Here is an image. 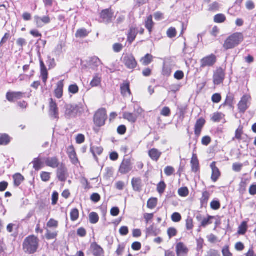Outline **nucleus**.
Instances as JSON below:
<instances>
[{
  "instance_id": "1",
  "label": "nucleus",
  "mask_w": 256,
  "mask_h": 256,
  "mask_svg": "<svg viewBox=\"0 0 256 256\" xmlns=\"http://www.w3.org/2000/svg\"><path fill=\"white\" fill-rule=\"evenodd\" d=\"M40 246V240L38 237L32 235L26 238L22 244L24 251L27 254L36 253Z\"/></svg>"
},
{
  "instance_id": "2",
  "label": "nucleus",
  "mask_w": 256,
  "mask_h": 256,
  "mask_svg": "<svg viewBox=\"0 0 256 256\" xmlns=\"http://www.w3.org/2000/svg\"><path fill=\"white\" fill-rule=\"evenodd\" d=\"M244 35L241 32H235L228 36L224 40L222 47L224 50L232 49L244 40Z\"/></svg>"
},
{
  "instance_id": "3",
  "label": "nucleus",
  "mask_w": 256,
  "mask_h": 256,
  "mask_svg": "<svg viewBox=\"0 0 256 256\" xmlns=\"http://www.w3.org/2000/svg\"><path fill=\"white\" fill-rule=\"evenodd\" d=\"M106 118V110L104 108H101L95 114L94 121L96 126L100 127L104 125Z\"/></svg>"
},
{
  "instance_id": "4",
  "label": "nucleus",
  "mask_w": 256,
  "mask_h": 256,
  "mask_svg": "<svg viewBox=\"0 0 256 256\" xmlns=\"http://www.w3.org/2000/svg\"><path fill=\"white\" fill-rule=\"evenodd\" d=\"M252 98L250 94H244L241 98L238 104V109L240 112L244 113L250 104Z\"/></svg>"
},
{
  "instance_id": "5",
  "label": "nucleus",
  "mask_w": 256,
  "mask_h": 256,
  "mask_svg": "<svg viewBox=\"0 0 256 256\" xmlns=\"http://www.w3.org/2000/svg\"><path fill=\"white\" fill-rule=\"evenodd\" d=\"M122 62L128 69H134L137 66V62L132 54H126L122 58Z\"/></svg>"
},
{
  "instance_id": "6",
  "label": "nucleus",
  "mask_w": 256,
  "mask_h": 256,
  "mask_svg": "<svg viewBox=\"0 0 256 256\" xmlns=\"http://www.w3.org/2000/svg\"><path fill=\"white\" fill-rule=\"evenodd\" d=\"M216 60V58L213 54L206 56L200 60V67L212 66L215 64Z\"/></svg>"
},
{
  "instance_id": "7",
  "label": "nucleus",
  "mask_w": 256,
  "mask_h": 256,
  "mask_svg": "<svg viewBox=\"0 0 256 256\" xmlns=\"http://www.w3.org/2000/svg\"><path fill=\"white\" fill-rule=\"evenodd\" d=\"M225 77L224 70L222 68H218L214 73L213 76L214 83L218 85L222 83Z\"/></svg>"
},
{
  "instance_id": "8",
  "label": "nucleus",
  "mask_w": 256,
  "mask_h": 256,
  "mask_svg": "<svg viewBox=\"0 0 256 256\" xmlns=\"http://www.w3.org/2000/svg\"><path fill=\"white\" fill-rule=\"evenodd\" d=\"M132 169V164L130 159H124L122 162L119 172L122 174H126L130 172Z\"/></svg>"
},
{
  "instance_id": "9",
  "label": "nucleus",
  "mask_w": 256,
  "mask_h": 256,
  "mask_svg": "<svg viewBox=\"0 0 256 256\" xmlns=\"http://www.w3.org/2000/svg\"><path fill=\"white\" fill-rule=\"evenodd\" d=\"M50 113L52 117L54 118H58V110L56 102L52 99L50 100Z\"/></svg>"
},
{
  "instance_id": "10",
  "label": "nucleus",
  "mask_w": 256,
  "mask_h": 256,
  "mask_svg": "<svg viewBox=\"0 0 256 256\" xmlns=\"http://www.w3.org/2000/svg\"><path fill=\"white\" fill-rule=\"evenodd\" d=\"M57 177L61 182H65L68 177L67 169L66 167L62 164L60 167L58 168Z\"/></svg>"
},
{
  "instance_id": "11",
  "label": "nucleus",
  "mask_w": 256,
  "mask_h": 256,
  "mask_svg": "<svg viewBox=\"0 0 256 256\" xmlns=\"http://www.w3.org/2000/svg\"><path fill=\"white\" fill-rule=\"evenodd\" d=\"M34 20L38 28H42L44 24H49L50 22V19L48 16H44L41 18L38 16H36L34 17Z\"/></svg>"
},
{
  "instance_id": "12",
  "label": "nucleus",
  "mask_w": 256,
  "mask_h": 256,
  "mask_svg": "<svg viewBox=\"0 0 256 256\" xmlns=\"http://www.w3.org/2000/svg\"><path fill=\"white\" fill-rule=\"evenodd\" d=\"M24 94L20 92H8L6 93V98L8 102H12L16 100L20 99L24 96Z\"/></svg>"
},
{
  "instance_id": "13",
  "label": "nucleus",
  "mask_w": 256,
  "mask_h": 256,
  "mask_svg": "<svg viewBox=\"0 0 256 256\" xmlns=\"http://www.w3.org/2000/svg\"><path fill=\"white\" fill-rule=\"evenodd\" d=\"M66 112L65 115L68 118L74 117L77 114L76 107L75 106L67 104L65 106Z\"/></svg>"
},
{
  "instance_id": "14",
  "label": "nucleus",
  "mask_w": 256,
  "mask_h": 256,
  "mask_svg": "<svg viewBox=\"0 0 256 256\" xmlns=\"http://www.w3.org/2000/svg\"><path fill=\"white\" fill-rule=\"evenodd\" d=\"M44 160L46 166L52 168H58L60 165L58 160L56 156L46 158Z\"/></svg>"
},
{
  "instance_id": "15",
  "label": "nucleus",
  "mask_w": 256,
  "mask_h": 256,
  "mask_svg": "<svg viewBox=\"0 0 256 256\" xmlns=\"http://www.w3.org/2000/svg\"><path fill=\"white\" fill-rule=\"evenodd\" d=\"M188 249L186 246L182 242H178L176 246V253L177 256H187Z\"/></svg>"
},
{
  "instance_id": "16",
  "label": "nucleus",
  "mask_w": 256,
  "mask_h": 256,
  "mask_svg": "<svg viewBox=\"0 0 256 256\" xmlns=\"http://www.w3.org/2000/svg\"><path fill=\"white\" fill-rule=\"evenodd\" d=\"M113 12L110 10H103L100 13V18L104 22L109 23L112 22L113 18Z\"/></svg>"
},
{
  "instance_id": "17",
  "label": "nucleus",
  "mask_w": 256,
  "mask_h": 256,
  "mask_svg": "<svg viewBox=\"0 0 256 256\" xmlns=\"http://www.w3.org/2000/svg\"><path fill=\"white\" fill-rule=\"evenodd\" d=\"M210 168L212 170L211 178L214 182H216L220 175V172L218 168L216 166L215 162H212L210 164Z\"/></svg>"
},
{
  "instance_id": "18",
  "label": "nucleus",
  "mask_w": 256,
  "mask_h": 256,
  "mask_svg": "<svg viewBox=\"0 0 256 256\" xmlns=\"http://www.w3.org/2000/svg\"><path fill=\"white\" fill-rule=\"evenodd\" d=\"M64 80L59 81L56 84V88L54 90V95L58 98H60L63 96Z\"/></svg>"
},
{
  "instance_id": "19",
  "label": "nucleus",
  "mask_w": 256,
  "mask_h": 256,
  "mask_svg": "<svg viewBox=\"0 0 256 256\" xmlns=\"http://www.w3.org/2000/svg\"><path fill=\"white\" fill-rule=\"evenodd\" d=\"M91 248L94 256H104V252L102 248L97 244H92L91 245Z\"/></svg>"
},
{
  "instance_id": "20",
  "label": "nucleus",
  "mask_w": 256,
  "mask_h": 256,
  "mask_svg": "<svg viewBox=\"0 0 256 256\" xmlns=\"http://www.w3.org/2000/svg\"><path fill=\"white\" fill-rule=\"evenodd\" d=\"M206 121L203 118L198 119L196 124L194 132L196 135L198 136L200 134L202 129Z\"/></svg>"
},
{
  "instance_id": "21",
  "label": "nucleus",
  "mask_w": 256,
  "mask_h": 256,
  "mask_svg": "<svg viewBox=\"0 0 256 256\" xmlns=\"http://www.w3.org/2000/svg\"><path fill=\"white\" fill-rule=\"evenodd\" d=\"M162 155V152L156 148H152L148 151V156L150 158L157 162Z\"/></svg>"
},
{
  "instance_id": "22",
  "label": "nucleus",
  "mask_w": 256,
  "mask_h": 256,
  "mask_svg": "<svg viewBox=\"0 0 256 256\" xmlns=\"http://www.w3.org/2000/svg\"><path fill=\"white\" fill-rule=\"evenodd\" d=\"M90 65L94 70H97L98 66L102 64L101 60L96 56H93L90 58Z\"/></svg>"
},
{
  "instance_id": "23",
  "label": "nucleus",
  "mask_w": 256,
  "mask_h": 256,
  "mask_svg": "<svg viewBox=\"0 0 256 256\" xmlns=\"http://www.w3.org/2000/svg\"><path fill=\"white\" fill-rule=\"evenodd\" d=\"M68 154L72 164H76L78 162L76 152L72 146L68 147Z\"/></svg>"
},
{
  "instance_id": "24",
  "label": "nucleus",
  "mask_w": 256,
  "mask_h": 256,
  "mask_svg": "<svg viewBox=\"0 0 256 256\" xmlns=\"http://www.w3.org/2000/svg\"><path fill=\"white\" fill-rule=\"evenodd\" d=\"M192 166V172H196L199 170V162L198 159L196 154H193L192 158L190 161Z\"/></svg>"
},
{
  "instance_id": "25",
  "label": "nucleus",
  "mask_w": 256,
  "mask_h": 256,
  "mask_svg": "<svg viewBox=\"0 0 256 256\" xmlns=\"http://www.w3.org/2000/svg\"><path fill=\"white\" fill-rule=\"evenodd\" d=\"M121 94L124 96H130L131 92L130 88V84L127 82H124L120 86Z\"/></svg>"
},
{
  "instance_id": "26",
  "label": "nucleus",
  "mask_w": 256,
  "mask_h": 256,
  "mask_svg": "<svg viewBox=\"0 0 256 256\" xmlns=\"http://www.w3.org/2000/svg\"><path fill=\"white\" fill-rule=\"evenodd\" d=\"M123 116L124 119L128 120L129 122L134 123L137 120L138 115L133 113L125 112Z\"/></svg>"
},
{
  "instance_id": "27",
  "label": "nucleus",
  "mask_w": 256,
  "mask_h": 256,
  "mask_svg": "<svg viewBox=\"0 0 256 256\" xmlns=\"http://www.w3.org/2000/svg\"><path fill=\"white\" fill-rule=\"evenodd\" d=\"M102 77L101 76L96 74L93 76V78L90 82V86L92 87H97L99 86L101 84Z\"/></svg>"
},
{
  "instance_id": "28",
  "label": "nucleus",
  "mask_w": 256,
  "mask_h": 256,
  "mask_svg": "<svg viewBox=\"0 0 256 256\" xmlns=\"http://www.w3.org/2000/svg\"><path fill=\"white\" fill-rule=\"evenodd\" d=\"M138 34L137 30L134 28H130L128 33V40L132 43L136 38Z\"/></svg>"
},
{
  "instance_id": "29",
  "label": "nucleus",
  "mask_w": 256,
  "mask_h": 256,
  "mask_svg": "<svg viewBox=\"0 0 256 256\" xmlns=\"http://www.w3.org/2000/svg\"><path fill=\"white\" fill-rule=\"evenodd\" d=\"M132 186L135 191H140L142 188V180L140 178H134L132 181Z\"/></svg>"
},
{
  "instance_id": "30",
  "label": "nucleus",
  "mask_w": 256,
  "mask_h": 256,
  "mask_svg": "<svg viewBox=\"0 0 256 256\" xmlns=\"http://www.w3.org/2000/svg\"><path fill=\"white\" fill-rule=\"evenodd\" d=\"M154 57L150 54H146L144 57L142 58L140 60L142 65L146 66L150 64L153 60Z\"/></svg>"
},
{
  "instance_id": "31",
  "label": "nucleus",
  "mask_w": 256,
  "mask_h": 256,
  "mask_svg": "<svg viewBox=\"0 0 256 256\" xmlns=\"http://www.w3.org/2000/svg\"><path fill=\"white\" fill-rule=\"evenodd\" d=\"M154 26V22L152 21V15H150L147 18V20L145 22V26L148 30L150 34H151L152 32Z\"/></svg>"
},
{
  "instance_id": "32",
  "label": "nucleus",
  "mask_w": 256,
  "mask_h": 256,
  "mask_svg": "<svg viewBox=\"0 0 256 256\" xmlns=\"http://www.w3.org/2000/svg\"><path fill=\"white\" fill-rule=\"evenodd\" d=\"M32 163L34 164L33 168L36 170H40L43 166V162L39 158H35Z\"/></svg>"
},
{
  "instance_id": "33",
  "label": "nucleus",
  "mask_w": 256,
  "mask_h": 256,
  "mask_svg": "<svg viewBox=\"0 0 256 256\" xmlns=\"http://www.w3.org/2000/svg\"><path fill=\"white\" fill-rule=\"evenodd\" d=\"M15 186H18L24 180V176L20 174H16L13 176Z\"/></svg>"
},
{
  "instance_id": "34",
  "label": "nucleus",
  "mask_w": 256,
  "mask_h": 256,
  "mask_svg": "<svg viewBox=\"0 0 256 256\" xmlns=\"http://www.w3.org/2000/svg\"><path fill=\"white\" fill-rule=\"evenodd\" d=\"M10 142V137L6 134H0V145H6Z\"/></svg>"
},
{
  "instance_id": "35",
  "label": "nucleus",
  "mask_w": 256,
  "mask_h": 256,
  "mask_svg": "<svg viewBox=\"0 0 256 256\" xmlns=\"http://www.w3.org/2000/svg\"><path fill=\"white\" fill-rule=\"evenodd\" d=\"M89 218L91 224H95L98 222L99 217L96 212H92L89 215Z\"/></svg>"
},
{
  "instance_id": "36",
  "label": "nucleus",
  "mask_w": 256,
  "mask_h": 256,
  "mask_svg": "<svg viewBox=\"0 0 256 256\" xmlns=\"http://www.w3.org/2000/svg\"><path fill=\"white\" fill-rule=\"evenodd\" d=\"M146 232L147 236L150 235L156 236L158 234L156 230L154 228V225H152L148 228H147Z\"/></svg>"
},
{
  "instance_id": "37",
  "label": "nucleus",
  "mask_w": 256,
  "mask_h": 256,
  "mask_svg": "<svg viewBox=\"0 0 256 256\" xmlns=\"http://www.w3.org/2000/svg\"><path fill=\"white\" fill-rule=\"evenodd\" d=\"M70 219L72 221L76 220L79 217V212L77 208H73L70 212Z\"/></svg>"
},
{
  "instance_id": "38",
  "label": "nucleus",
  "mask_w": 256,
  "mask_h": 256,
  "mask_svg": "<svg viewBox=\"0 0 256 256\" xmlns=\"http://www.w3.org/2000/svg\"><path fill=\"white\" fill-rule=\"evenodd\" d=\"M247 230V223L246 222H243L238 227V234H244Z\"/></svg>"
},
{
  "instance_id": "39",
  "label": "nucleus",
  "mask_w": 256,
  "mask_h": 256,
  "mask_svg": "<svg viewBox=\"0 0 256 256\" xmlns=\"http://www.w3.org/2000/svg\"><path fill=\"white\" fill-rule=\"evenodd\" d=\"M243 134L242 128L240 126L236 130L235 132V136L232 138V140L236 139L238 140H242V136Z\"/></svg>"
},
{
  "instance_id": "40",
  "label": "nucleus",
  "mask_w": 256,
  "mask_h": 256,
  "mask_svg": "<svg viewBox=\"0 0 256 256\" xmlns=\"http://www.w3.org/2000/svg\"><path fill=\"white\" fill-rule=\"evenodd\" d=\"M224 115L221 112L214 113L212 117V120L214 122H219L224 118Z\"/></svg>"
},
{
  "instance_id": "41",
  "label": "nucleus",
  "mask_w": 256,
  "mask_h": 256,
  "mask_svg": "<svg viewBox=\"0 0 256 256\" xmlns=\"http://www.w3.org/2000/svg\"><path fill=\"white\" fill-rule=\"evenodd\" d=\"M226 20L225 16L223 14H218L214 17V21L216 23H222Z\"/></svg>"
},
{
  "instance_id": "42",
  "label": "nucleus",
  "mask_w": 256,
  "mask_h": 256,
  "mask_svg": "<svg viewBox=\"0 0 256 256\" xmlns=\"http://www.w3.org/2000/svg\"><path fill=\"white\" fill-rule=\"evenodd\" d=\"M58 236L57 232H51L48 230H46V237L48 240H52Z\"/></svg>"
},
{
  "instance_id": "43",
  "label": "nucleus",
  "mask_w": 256,
  "mask_h": 256,
  "mask_svg": "<svg viewBox=\"0 0 256 256\" xmlns=\"http://www.w3.org/2000/svg\"><path fill=\"white\" fill-rule=\"evenodd\" d=\"M157 204V199L156 198H150L147 204V206L150 209L154 208Z\"/></svg>"
},
{
  "instance_id": "44",
  "label": "nucleus",
  "mask_w": 256,
  "mask_h": 256,
  "mask_svg": "<svg viewBox=\"0 0 256 256\" xmlns=\"http://www.w3.org/2000/svg\"><path fill=\"white\" fill-rule=\"evenodd\" d=\"M90 151L93 154L94 156L96 157V154L98 155L102 154L103 152V148L102 147L93 146L90 148Z\"/></svg>"
},
{
  "instance_id": "45",
  "label": "nucleus",
  "mask_w": 256,
  "mask_h": 256,
  "mask_svg": "<svg viewBox=\"0 0 256 256\" xmlns=\"http://www.w3.org/2000/svg\"><path fill=\"white\" fill-rule=\"evenodd\" d=\"M178 194L181 196L186 197L188 195L189 191L186 187H183L178 189Z\"/></svg>"
},
{
  "instance_id": "46",
  "label": "nucleus",
  "mask_w": 256,
  "mask_h": 256,
  "mask_svg": "<svg viewBox=\"0 0 256 256\" xmlns=\"http://www.w3.org/2000/svg\"><path fill=\"white\" fill-rule=\"evenodd\" d=\"M166 184L164 182H160L157 186V190L160 194H162L165 190Z\"/></svg>"
},
{
  "instance_id": "47",
  "label": "nucleus",
  "mask_w": 256,
  "mask_h": 256,
  "mask_svg": "<svg viewBox=\"0 0 256 256\" xmlns=\"http://www.w3.org/2000/svg\"><path fill=\"white\" fill-rule=\"evenodd\" d=\"M88 32L86 29H80L77 30L76 34V38H84L87 36Z\"/></svg>"
},
{
  "instance_id": "48",
  "label": "nucleus",
  "mask_w": 256,
  "mask_h": 256,
  "mask_svg": "<svg viewBox=\"0 0 256 256\" xmlns=\"http://www.w3.org/2000/svg\"><path fill=\"white\" fill-rule=\"evenodd\" d=\"M234 97L232 95H228L224 102V104L229 106L230 108L233 107V101Z\"/></svg>"
},
{
  "instance_id": "49",
  "label": "nucleus",
  "mask_w": 256,
  "mask_h": 256,
  "mask_svg": "<svg viewBox=\"0 0 256 256\" xmlns=\"http://www.w3.org/2000/svg\"><path fill=\"white\" fill-rule=\"evenodd\" d=\"M167 36L170 38H173L176 35V30L174 28H170L166 32Z\"/></svg>"
},
{
  "instance_id": "50",
  "label": "nucleus",
  "mask_w": 256,
  "mask_h": 256,
  "mask_svg": "<svg viewBox=\"0 0 256 256\" xmlns=\"http://www.w3.org/2000/svg\"><path fill=\"white\" fill-rule=\"evenodd\" d=\"M58 222L57 220H56L53 218H50L49 220V221L48 222L46 226L48 228H56L58 226Z\"/></svg>"
},
{
  "instance_id": "51",
  "label": "nucleus",
  "mask_w": 256,
  "mask_h": 256,
  "mask_svg": "<svg viewBox=\"0 0 256 256\" xmlns=\"http://www.w3.org/2000/svg\"><path fill=\"white\" fill-rule=\"evenodd\" d=\"M168 234L170 238L176 236L177 234L178 231L174 228H170L168 229Z\"/></svg>"
},
{
  "instance_id": "52",
  "label": "nucleus",
  "mask_w": 256,
  "mask_h": 256,
  "mask_svg": "<svg viewBox=\"0 0 256 256\" xmlns=\"http://www.w3.org/2000/svg\"><path fill=\"white\" fill-rule=\"evenodd\" d=\"M214 217L212 216H208V218H204L202 220L201 222L200 226L202 227H206V226L210 224L212 222H210V220L213 218Z\"/></svg>"
},
{
  "instance_id": "53",
  "label": "nucleus",
  "mask_w": 256,
  "mask_h": 256,
  "mask_svg": "<svg viewBox=\"0 0 256 256\" xmlns=\"http://www.w3.org/2000/svg\"><path fill=\"white\" fill-rule=\"evenodd\" d=\"M78 87L76 84H71L68 87V92L72 94L78 93Z\"/></svg>"
},
{
  "instance_id": "54",
  "label": "nucleus",
  "mask_w": 256,
  "mask_h": 256,
  "mask_svg": "<svg viewBox=\"0 0 256 256\" xmlns=\"http://www.w3.org/2000/svg\"><path fill=\"white\" fill-rule=\"evenodd\" d=\"M172 220L175 222H178L182 220V216L178 212H174L172 215Z\"/></svg>"
},
{
  "instance_id": "55",
  "label": "nucleus",
  "mask_w": 256,
  "mask_h": 256,
  "mask_svg": "<svg viewBox=\"0 0 256 256\" xmlns=\"http://www.w3.org/2000/svg\"><path fill=\"white\" fill-rule=\"evenodd\" d=\"M210 198V194L208 191H204L202 192V196L201 198V202L204 204L207 202L208 200Z\"/></svg>"
},
{
  "instance_id": "56",
  "label": "nucleus",
  "mask_w": 256,
  "mask_h": 256,
  "mask_svg": "<svg viewBox=\"0 0 256 256\" xmlns=\"http://www.w3.org/2000/svg\"><path fill=\"white\" fill-rule=\"evenodd\" d=\"M50 172H43L40 174V177L42 178V180L43 182H48L50 179Z\"/></svg>"
},
{
  "instance_id": "57",
  "label": "nucleus",
  "mask_w": 256,
  "mask_h": 256,
  "mask_svg": "<svg viewBox=\"0 0 256 256\" xmlns=\"http://www.w3.org/2000/svg\"><path fill=\"white\" fill-rule=\"evenodd\" d=\"M186 228L188 230H191L194 228L192 219L188 217L186 220Z\"/></svg>"
},
{
  "instance_id": "58",
  "label": "nucleus",
  "mask_w": 256,
  "mask_h": 256,
  "mask_svg": "<svg viewBox=\"0 0 256 256\" xmlns=\"http://www.w3.org/2000/svg\"><path fill=\"white\" fill-rule=\"evenodd\" d=\"M164 172L167 176H170L174 172V169L171 166H168L164 168Z\"/></svg>"
},
{
  "instance_id": "59",
  "label": "nucleus",
  "mask_w": 256,
  "mask_h": 256,
  "mask_svg": "<svg viewBox=\"0 0 256 256\" xmlns=\"http://www.w3.org/2000/svg\"><path fill=\"white\" fill-rule=\"evenodd\" d=\"M171 74V69L170 67L166 64L164 65L162 74L166 76H169Z\"/></svg>"
},
{
  "instance_id": "60",
  "label": "nucleus",
  "mask_w": 256,
  "mask_h": 256,
  "mask_svg": "<svg viewBox=\"0 0 256 256\" xmlns=\"http://www.w3.org/2000/svg\"><path fill=\"white\" fill-rule=\"evenodd\" d=\"M40 72H41V76H42V81L44 82V83H46L47 80V79H48V74L46 68H44V69H41Z\"/></svg>"
},
{
  "instance_id": "61",
  "label": "nucleus",
  "mask_w": 256,
  "mask_h": 256,
  "mask_svg": "<svg viewBox=\"0 0 256 256\" xmlns=\"http://www.w3.org/2000/svg\"><path fill=\"white\" fill-rule=\"evenodd\" d=\"M161 115L164 116H168L170 114V110L168 107L165 106L162 108L161 112Z\"/></svg>"
},
{
  "instance_id": "62",
  "label": "nucleus",
  "mask_w": 256,
  "mask_h": 256,
  "mask_svg": "<svg viewBox=\"0 0 256 256\" xmlns=\"http://www.w3.org/2000/svg\"><path fill=\"white\" fill-rule=\"evenodd\" d=\"M222 97L220 94H215L212 98V101L214 103H218L221 100Z\"/></svg>"
},
{
  "instance_id": "63",
  "label": "nucleus",
  "mask_w": 256,
  "mask_h": 256,
  "mask_svg": "<svg viewBox=\"0 0 256 256\" xmlns=\"http://www.w3.org/2000/svg\"><path fill=\"white\" fill-rule=\"evenodd\" d=\"M124 248L125 246L124 244H120L118 246V248L116 250V254L118 256H122V254Z\"/></svg>"
},
{
  "instance_id": "64",
  "label": "nucleus",
  "mask_w": 256,
  "mask_h": 256,
  "mask_svg": "<svg viewBox=\"0 0 256 256\" xmlns=\"http://www.w3.org/2000/svg\"><path fill=\"white\" fill-rule=\"evenodd\" d=\"M85 137L82 134H78L76 138V142L77 144H81L84 142Z\"/></svg>"
}]
</instances>
